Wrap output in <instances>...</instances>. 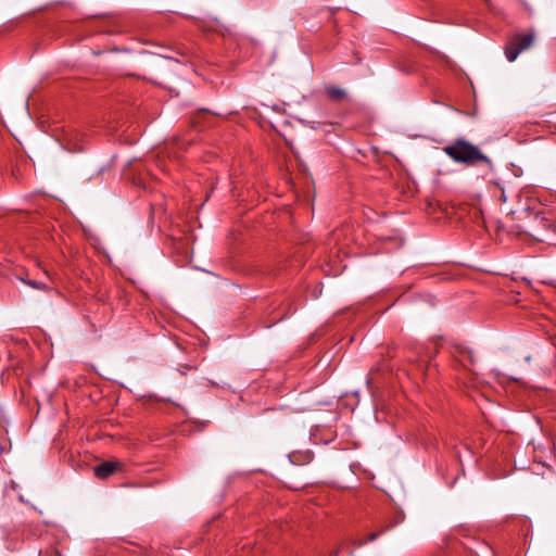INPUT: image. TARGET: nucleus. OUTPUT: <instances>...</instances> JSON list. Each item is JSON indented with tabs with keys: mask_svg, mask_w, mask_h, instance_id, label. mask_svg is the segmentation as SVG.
<instances>
[{
	"mask_svg": "<svg viewBox=\"0 0 556 556\" xmlns=\"http://www.w3.org/2000/svg\"><path fill=\"white\" fill-rule=\"evenodd\" d=\"M26 285H28L29 287L34 288V289H38V290H48V286L43 282H38L36 280H23Z\"/></svg>",
	"mask_w": 556,
	"mask_h": 556,
	"instance_id": "39448f33",
	"label": "nucleus"
},
{
	"mask_svg": "<svg viewBox=\"0 0 556 556\" xmlns=\"http://www.w3.org/2000/svg\"><path fill=\"white\" fill-rule=\"evenodd\" d=\"M327 94L332 100L339 101V100H342L343 98H345L346 92L342 88L332 86V87L327 88Z\"/></svg>",
	"mask_w": 556,
	"mask_h": 556,
	"instance_id": "20e7f679",
	"label": "nucleus"
},
{
	"mask_svg": "<svg viewBox=\"0 0 556 556\" xmlns=\"http://www.w3.org/2000/svg\"><path fill=\"white\" fill-rule=\"evenodd\" d=\"M378 536H379V533L372 532V533L368 534L366 540L361 541L358 545H364L367 542H374Z\"/></svg>",
	"mask_w": 556,
	"mask_h": 556,
	"instance_id": "0eeeda50",
	"label": "nucleus"
},
{
	"mask_svg": "<svg viewBox=\"0 0 556 556\" xmlns=\"http://www.w3.org/2000/svg\"><path fill=\"white\" fill-rule=\"evenodd\" d=\"M466 362H468L470 365H473L475 363L472 353L470 351L462 353V363L464 364V366H467Z\"/></svg>",
	"mask_w": 556,
	"mask_h": 556,
	"instance_id": "423d86ee",
	"label": "nucleus"
},
{
	"mask_svg": "<svg viewBox=\"0 0 556 556\" xmlns=\"http://www.w3.org/2000/svg\"><path fill=\"white\" fill-rule=\"evenodd\" d=\"M496 186L501 189V197H500L501 201L506 202L507 195H506L505 189L502 186H500L498 184Z\"/></svg>",
	"mask_w": 556,
	"mask_h": 556,
	"instance_id": "6e6552de",
	"label": "nucleus"
},
{
	"mask_svg": "<svg viewBox=\"0 0 556 556\" xmlns=\"http://www.w3.org/2000/svg\"><path fill=\"white\" fill-rule=\"evenodd\" d=\"M531 236L536 239L538 241H545V238L543 237H540L539 235L534 233V232H531Z\"/></svg>",
	"mask_w": 556,
	"mask_h": 556,
	"instance_id": "1a4fd4ad",
	"label": "nucleus"
},
{
	"mask_svg": "<svg viewBox=\"0 0 556 556\" xmlns=\"http://www.w3.org/2000/svg\"><path fill=\"white\" fill-rule=\"evenodd\" d=\"M442 150L455 163L466 166H483L489 172H493L494 169L492 160L484 154L478 146L465 138L453 140L451 143L443 147Z\"/></svg>",
	"mask_w": 556,
	"mask_h": 556,
	"instance_id": "f257e3e1",
	"label": "nucleus"
},
{
	"mask_svg": "<svg viewBox=\"0 0 556 556\" xmlns=\"http://www.w3.org/2000/svg\"><path fill=\"white\" fill-rule=\"evenodd\" d=\"M543 371H544L545 374H549V372H551V367H546V368H544V369H543Z\"/></svg>",
	"mask_w": 556,
	"mask_h": 556,
	"instance_id": "9b49d317",
	"label": "nucleus"
},
{
	"mask_svg": "<svg viewBox=\"0 0 556 556\" xmlns=\"http://www.w3.org/2000/svg\"><path fill=\"white\" fill-rule=\"evenodd\" d=\"M541 222L544 224V227L549 226V223L545 219H541Z\"/></svg>",
	"mask_w": 556,
	"mask_h": 556,
	"instance_id": "9d476101",
	"label": "nucleus"
},
{
	"mask_svg": "<svg viewBox=\"0 0 556 556\" xmlns=\"http://www.w3.org/2000/svg\"><path fill=\"white\" fill-rule=\"evenodd\" d=\"M534 41V34H516L513 36L506 48H505V56L509 62H514L517 56L526 49L531 47Z\"/></svg>",
	"mask_w": 556,
	"mask_h": 556,
	"instance_id": "f03ea898",
	"label": "nucleus"
},
{
	"mask_svg": "<svg viewBox=\"0 0 556 556\" xmlns=\"http://www.w3.org/2000/svg\"><path fill=\"white\" fill-rule=\"evenodd\" d=\"M122 464L119 462H104L94 467V475L99 479H106L114 473Z\"/></svg>",
	"mask_w": 556,
	"mask_h": 556,
	"instance_id": "7ed1b4c3",
	"label": "nucleus"
}]
</instances>
